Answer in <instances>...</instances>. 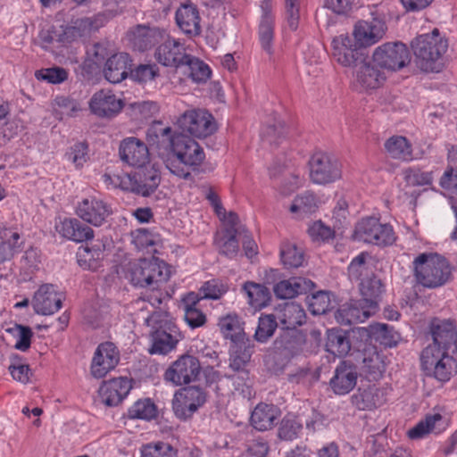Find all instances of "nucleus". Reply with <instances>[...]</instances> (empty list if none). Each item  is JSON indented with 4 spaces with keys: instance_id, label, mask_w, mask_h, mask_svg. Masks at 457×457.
<instances>
[{
    "instance_id": "nucleus-1",
    "label": "nucleus",
    "mask_w": 457,
    "mask_h": 457,
    "mask_svg": "<svg viewBox=\"0 0 457 457\" xmlns=\"http://www.w3.org/2000/svg\"><path fill=\"white\" fill-rule=\"evenodd\" d=\"M433 342L420 353V366L427 376L446 382L457 373V329L452 320L435 319L430 324Z\"/></svg>"
},
{
    "instance_id": "nucleus-2",
    "label": "nucleus",
    "mask_w": 457,
    "mask_h": 457,
    "mask_svg": "<svg viewBox=\"0 0 457 457\" xmlns=\"http://www.w3.org/2000/svg\"><path fill=\"white\" fill-rule=\"evenodd\" d=\"M171 153L176 159H167L165 166L172 174L184 179L191 178L190 167L199 166L205 158L200 145L183 133L171 139Z\"/></svg>"
},
{
    "instance_id": "nucleus-3",
    "label": "nucleus",
    "mask_w": 457,
    "mask_h": 457,
    "mask_svg": "<svg viewBox=\"0 0 457 457\" xmlns=\"http://www.w3.org/2000/svg\"><path fill=\"white\" fill-rule=\"evenodd\" d=\"M417 66L423 71H439L443 56L448 49V41L440 36L437 29L429 34L417 37L411 43Z\"/></svg>"
},
{
    "instance_id": "nucleus-4",
    "label": "nucleus",
    "mask_w": 457,
    "mask_h": 457,
    "mask_svg": "<svg viewBox=\"0 0 457 457\" xmlns=\"http://www.w3.org/2000/svg\"><path fill=\"white\" fill-rule=\"evenodd\" d=\"M413 275L420 285L436 288L450 281L452 270L448 261L433 253L419 254L412 262Z\"/></svg>"
},
{
    "instance_id": "nucleus-5",
    "label": "nucleus",
    "mask_w": 457,
    "mask_h": 457,
    "mask_svg": "<svg viewBox=\"0 0 457 457\" xmlns=\"http://www.w3.org/2000/svg\"><path fill=\"white\" fill-rule=\"evenodd\" d=\"M170 276V271L167 264L154 257L130 262L126 273V278L135 287H151L153 289L165 283Z\"/></svg>"
},
{
    "instance_id": "nucleus-6",
    "label": "nucleus",
    "mask_w": 457,
    "mask_h": 457,
    "mask_svg": "<svg viewBox=\"0 0 457 457\" xmlns=\"http://www.w3.org/2000/svg\"><path fill=\"white\" fill-rule=\"evenodd\" d=\"M160 312H152V314L142 317L145 324L152 327L150 339L152 342L149 353L152 354H167L175 349L179 341L178 328L161 320Z\"/></svg>"
},
{
    "instance_id": "nucleus-7",
    "label": "nucleus",
    "mask_w": 457,
    "mask_h": 457,
    "mask_svg": "<svg viewBox=\"0 0 457 457\" xmlns=\"http://www.w3.org/2000/svg\"><path fill=\"white\" fill-rule=\"evenodd\" d=\"M411 52L402 42H386L376 47L372 62L381 69L398 71L411 62Z\"/></svg>"
},
{
    "instance_id": "nucleus-8",
    "label": "nucleus",
    "mask_w": 457,
    "mask_h": 457,
    "mask_svg": "<svg viewBox=\"0 0 457 457\" xmlns=\"http://www.w3.org/2000/svg\"><path fill=\"white\" fill-rule=\"evenodd\" d=\"M354 237L357 240L378 246L391 245L396 239L393 227L381 223L374 217H368L358 222Z\"/></svg>"
},
{
    "instance_id": "nucleus-9",
    "label": "nucleus",
    "mask_w": 457,
    "mask_h": 457,
    "mask_svg": "<svg viewBox=\"0 0 457 457\" xmlns=\"http://www.w3.org/2000/svg\"><path fill=\"white\" fill-rule=\"evenodd\" d=\"M202 366L197 357L185 353L178 357L165 370L163 378L174 386L187 385L198 380Z\"/></svg>"
},
{
    "instance_id": "nucleus-10",
    "label": "nucleus",
    "mask_w": 457,
    "mask_h": 457,
    "mask_svg": "<svg viewBox=\"0 0 457 457\" xmlns=\"http://www.w3.org/2000/svg\"><path fill=\"white\" fill-rule=\"evenodd\" d=\"M310 179L319 185L332 183L341 178L339 162L327 153H315L309 161Z\"/></svg>"
},
{
    "instance_id": "nucleus-11",
    "label": "nucleus",
    "mask_w": 457,
    "mask_h": 457,
    "mask_svg": "<svg viewBox=\"0 0 457 457\" xmlns=\"http://www.w3.org/2000/svg\"><path fill=\"white\" fill-rule=\"evenodd\" d=\"M333 57L345 67H357L365 60L368 54L356 41L348 34H342L332 40Z\"/></svg>"
},
{
    "instance_id": "nucleus-12",
    "label": "nucleus",
    "mask_w": 457,
    "mask_h": 457,
    "mask_svg": "<svg viewBox=\"0 0 457 457\" xmlns=\"http://www.w3.org/2000/svg\"><path fill=\"white\" fill-rule=\"evenodd\" d=\"M178 126L196 137H206L217 129L214 118L204 110H189L178 119Z\"/></svg>"
},
{
    "instance_id": "nucleus-13",
    "label": "nucleus",
    "mask_w": 457,
    "mask_h": 457,
    "mask_svg": "<svg viewBox=\"0 0 457 457\" xmlns=\"http://www.w3.org/2000/svg\"><path fill=\"white\" fill-rule=\"evenodd\" d=\"M206 400L204 392L198 386H187L174 395L172 409L180 420L190 418Z\"/></svg>"
},
{
    "instance_id": "nucleus-14",
    "label": "nucleus",
    "mask_w": 457,
    "mask_h": 457,
    "mask_svg": "<svg viewBox=\"0 0 457 457\" xmlns=\"http://www.w3.org/2000/svg\"><path fill=\"white\" fill-rule=\"evenodd\" d=\"M112 212L110 204L94 195L83 198L76 206V214L96 227L103 225Z\"/></svg>"
},
{
    "instance_id": "nucleus-15",
    "label": "nucleus",
    "mask_w": 457,
    "mask_h": 457,
    "mask_svg": "<svg viewBox=\"0 0 457 457\" xmlns=\"http://www.w3.org/2000/svg\"><path fill=\"white\" fill-rule=\"evenodd\" d=\"M129 190L142 196L153 194L161 182V175L154 166L138 168L132 174L126 175Z\"/></svg>"
},
{
    "instance_id": "nucleus-16",
    "label": "nucleus",
    "mask_w": 457,
    "mask_h": 457,
    "mask_svg": "<svg viewBox=\"0 0 457 457\" xmlns=\"http://www.w3.org/2000/svg\"><path fill=\"white\" fill-rule=\"evenodd\" d=\"M120 361V353L112 342L100 344L91 362V374L96 378H104L109 371L112 370Z\"/></svg>"
},
{
    "instance_id": "nucleus-17",
    "label": "nucleus",
    "mask_w": 457,
    "mask_h": 457,
    "mask_svg": "<svg viewBox=\"0 0 457 457\" xmlns=\"http://www.w3.org/2000/svg\"><path fill=\"white\" fill-rule=\"evenodd\" d=\"M387 29L386 22L378 18L371 21H359L353 28V36L362 49L380 41Z\"/></svg>"
},
{
    "instance_id": "nucleus-18",
    "label": "nucleus",
    "mask_w": 457,
    "mask_h": 457,
    "mask_svg": "<svg viewBox=\"0 0 457 457\" xmlns=\"http://www.w3.org/2000/svg\"><path fill=\"white\" fill-rule=\"evenodd\" d=\"M375 312V302L366 304L360 299L340 306L335 313V318L341 325H352L364 322Z\"/></svg>"
},
{
    "instance_id": "nucleus-19",
    "label": "nucleus",
    "mask_w": 457,
    "mask_h": 457,
    "mask_svg": "<svg viewBox=\"0 0 457 457\" xmlns=\"http://www.w3.org/2000/svg\"><path fill=\"white\" fill-rule=\"evenodd\" d=\"M189 54L184 45L178 39L168 37L155 50L154 57L163 66L179 68Z\"/></svg>"
},
{
    "instance_id": "nucleus-20",
    "label": "nucleus",
    "mask_w": 457,
    "mask_h": 457,
    "mask_svg": "<svg viewBox=\"0 0 457 457\" xmlns=\"http://www.w3.org/2000/svg\"><path fill=\"white\" fill-rule=\"evenodd\" d=\"M120 160L129 166L141 168L149 162V150L146 145L135 137L121 140L119 147Z\"/></svg>"
},
{
    "instance_id": "nucleus-21",
    "label": "nucleus",
    "mask_w": 457,
    "mask_h": 457,
    "mask_svg": "<svg viewBox=\"0 0 457 457\" xmlns=\"http://www.w3.org/2000/svg\"><path fill=\"white\" fill-rule=\"evenodd\" d=\"M62 295L53 284L42 285L35 293L32 305L34 311L42 315H51L62 307Z\"/></svg>"
},
{
    "instance_id": "nucleus-22",
    "label": "nucleus",
    "mask_w": 457,
    "mask_h": 457,
    "mask_svg": "<svg viewBox=\"0 0 457 457\" xmlns=\"http://www.w3.org/2000/svg\"><path fill=\"white\" fill-rule=\"evenodd\" d=\"M127 35L134 49L145 52L160 43L165 37V31L157 27L137 25L130 29Z\"/></svg>"
},
{
    "instance_id": "nucleus-23",
    "label": "nucleus",
    "mask_w": 457,
    "mask_h": 457,
    "mask_svg": "<svg viewBox=\"0 0 457 457\" xmlns=\"http://www.w3.org/2000/svg\"><path fill=\"white\" fill-rule=\"evenodd\" d=\"M175 20L179 29L187 37H193L201 34V17L193 3L181 4L176 11Z\"/></svg>"
},
{
    "instance_id": "nucleus-24",
    "label": "nucleus",
    "mask_w": 457,
    "mask_h": 457,
    "mask_svg": "<svg viewBox=\"0 0 457 457\" xmlns=\"http://www.w3.org/2000/svg\"><path fill=\"white\" fill-rule=\"evenodd\" d=\"M271 3L270 0H262L261 4L262 17L259 25V42L262 49L269 55L270 60L273 58L274 40V17L271 12Z\"/></svg>"
},
{
    "instance_id": "nucleus-25",
    "label": "nucleus",
    "mask_w": 457,
    "mask_h": 457,
    "mask_svg": "<svg viewBox=\"0 0 457 457\" xmlns=\"http://www.w3.org/2000/svg\"><path fill=\"white\" fill-rule=\"evenodd\" d=\"M89 107L94 114L110 118L121 111L123 103L112 91L103 89L93 95Z\"/></svg>"
},
{
    "instance_id": "nucleus-26",
    "label": "nucleus",
    "mask_w": 457,
    "mask_h": 457,
    "mask_svg": "<svg viewBox=\"0 0 457 457\" xmlns=\"http://www.w3.org/2000/svg\"><path fill=\"white\" fill-rule=\"evenodd\" d=\"M450 422V418L445 413L435 410L433 414H428L424 420L417 423L407 432L411 439H420L429 433L440 434L445 431Z\"/></svg>"
},
{
    "instance_id": "nucleus-27",
    "label": "nucleus",
    "mask_w": 457,
    "mask_h": 457,
    "mask_svg": "<svg viewBox=\"0 0 457 457\" xmlns=\"http://www.w3.org/2000/svg\"><path fill=\"white\" fill-rule=\"evenodd\" d=\"M132 388L127 378H117L104 381L99 388V396L107 406L118 405Z\"/></svg>"
},
{
    "instance_id": "nucleus-28",
    "label": "nucleus",
    "mask_w": 457,
    "mask_h": 457,
    "mask_svg": "<svg viewBox=\"0 0 457 457\" xmlns=\"http://www.w3.org/2000/svg\"><path fill=\"white\" fill-rule=\"evenodd\" d=\"M131 66L132 60L128 54H113L106 60L104 69V77L111 83H120L130 73Z\"/></svg>"
},
{
    "instance_id": "nucleus-29",
    "label": "nucleus",
    "mask_w": 457,
    "mask_h": 457,
    "mask_svg": "<svg viewBox=\"0 0 457 457\" xmlns=\"http://www.w3.org/2000/svg\"><path fill=\"white\" fill-rule=\"evenodd\" d=\"M55 230L62 237L75 242L93 238V229L75 218H65L55 222Z\"/></svg>"
},
{
    "instance_id": "nucleus-30",
    "label": "nucleus",
    "mask_w": 457,
    "mask_h": 457,
    "mask_svg": "<svg viewBox=\"0 0 457 457\" xmlns=\"http://www.w3.org/2000/svg\"><path fill=\"white\" fill-rule=\"evenodd\" d=\"M357 382V372L352 364L342 361L335 370L330 379V386L337 395L348 394L353 389Z\"/></svg>"
},
{
    "instance_id": "nucleus-31",
    "label": "nucleus",
    "mask_w": 457,
    "mask_h": 457,
    "mask_svg": "<svg viewBox=\"0 0 457 457\" xmlns=\"http://www.w3.org/2000/svg\"><path fill=\"white\" fill-rule=\"evenodd\" d=\"M362 370L370 379L380 378L387 365L386 356L375 346H368L363 351Z\"/></svg>"
},
{
    "instance_id": "nucleus-32",
    "label": "nucleus",
    "mask_w": 457,
    "mask_h": 457,
    "mask_svg": "<svg viewBox=\"0 0 457 457\" xmlns=\"http://www.w3.org/2000/svg\"><path fill=\"white\" fill-rule=\"evenodd\" d=\"M314 283L302 277H294L282 280L274 286V294L281 299L294 298L295 296L310 292Z\"/></svg>"
},
{
    "instance_id": "nucleus-33",
    "label": "nucleus",
    "mask_w": 457,
    "mask_h": 457,
    "mask_svg": "<svg viewBox=\"0 0 457 457\" xmlns=\"http://www.w3.org/2000/svg\"><path fill=\"white\" fill-rule=\"evenodd\" d=\"M280 416L279 409L274 404L261 403L251 413V425L259 431H266L273 428Z\"/></svg>"
},
{
    "instance_id": "nucleus-34",
    "label": "nucleus",
    "mask_w": 457,
    "mask_h": 457,
    "mask_svg": "<svg viewBox=\"0 0 457 457\" xmlns=\"http://www.w3.org/2000/svg\"><path fill=\"white\" fill-rule=\"evenodd\" d=\"M357 67L356 81L363 89L378 88L386 79L384 71H380L375 63L372 64L367 60Z\"/></svg>"
},
{
    "instance_id": "nucleus-35",
    "label": "nucleus",
    "mask_w": 457,
    "mask_h": 457,
    "mask_svg": "<svg viewBox=\"0 0 457 457\" xmlns=\"http://www.w3.org/2000/svg\"><path fill=\"white\" fill-rule=\"evenodd\" d=\"M304 310L295 303H287L278 312V320L282 328L287 330H294L305 321Z\"/></svg>"
},
{
    "instance_id": "nucleus-36",
    "label": "nucleus",
    "mask_w": 457,
    "mask_h": 457,
    "mask_svg": "<svg viewBox=\"0 0 457 457\" xmlns=\"http://www.w3.org/2000/svg\"><path fill=\"white\" fill-rule=\"evenodd\" d=\"M236 230H220L215 234L214 245L220 254L233 259L239 253V241Z\"/></svg>"
},
{
    "instance_id": "nucleus-37",
    "label": "nucleus",
    "mask_w": 457,
    "mask_h": 457,
    "mask_svg": "<svg viewBox=\"0 0 457 457\" xmlns=\"http://www.w3.org/2000/svg\"><path fill=\"white\" fill-rule=\"evenodd\" d=\"M218 326L223 337L230 339L234 344L244 343L245 333L244 332L243 323L237 314H227L220 317Z\"/></svg>"
},
{
    "instance_id": "nucleus-38",
    "label": "nucleus",
    "mask_w": 457,
    "mask_h": 457,
    "mask_svg": "<svg viewBox=\"0 0 457 457\" xmlns=\"http://www.w3.org/2000/svg\"><path fill=\"white\" fill-rule=\"evenodd\" d=\"M20 234L0 224V264L8 262L13 257L19 245Z\"/></svg>"
},
{
    "instance_id": "nucleus-39",
    "label": "nucleus",
    "mask_w": 457,
    "mask_h": 457,
    "mask_svg": "<svg viewBox=\"0 0 457 457\" xmlns=\"http://www.w3.org/2000/svg\"><path fill=\"white\" fill-rule=\"evenodd\" d=\"M200 302L197 295L189 293L183 298L184 318L191 328L202 327L206 322V316L197 307Z\"/></svg>"
},
{
    "instance_id": "nucleus-40",
    "label": "nucleus",
    "mask_w": 457,
    "mask_h": 457,
    "mask_svg": "<svg viewBox=\"0 0 457 457\" xmlns=\"http://www.w3.org/2000/svg\"><path fill=\"white\" fill-rule=\"evenodd\" d=\"M325 347L328 353L335 356H345L351 350V344L346 332L336 328L328 330Z\"/></svg>"
},
{
    "instance_id": "nucleus-41",
    "label": "nucleus",
    "mask_w": 457,
    "mask_h": 457,
    "mask_svg": "<svg viewBox=\"0 0 457 457\" xmlns=\"http://www.w3.org/2000/svg\"><path fill=\"white\" fill-rule=\"evenodd\" d=\"M385 148L387 154L393 159L409 161L412 158L411 145L404 137H391L386 141Z\"/></svg>"
},
{
    "instance_id": "nucleus-42",
    "label": "nucleus",
    "mask_w": 457,
    "mask_h": 457,
    "mask_svg": "<svg viewBox=\"0 0 457 457\" xmlns=\"http://www.w3.org/2000/svg\"><path fill=\"white\" fill-rule=\"evenodd\" d=\"M247 342L237 343L232 347L230 354L229 367L235 371H242L245 376L247 373L244 371L245 365L250 361L253 349L250 345V340Z\"/></svg>"
},
{
    "instance_id": "nucleus-43",
    "label": "nucleus",
    "mask_w": 457,
    "mask_h": 457,
    "mask_svg": "<svg viewBox=\"0 0 457 457\" xmlns=\"http://www.w3.org/2000/svg\"><path fill=\"white\" fill-rule=\"evenodd\" d=\"M360 291L362 295L361 301L366 304L375 302V312L378 307V299L383 293V285L379 278L375 276L367 277L360 281Z\"/></svg>"
},
{
    "instance_id": "nucleus-44",
    "label": "nucleus",
    "mask_w": 457,
    "mask_h": 457,
    "mask_svg": "<svg viewBox=\"0 0 457 457\" xmlns=\"http://www.w3.org/2000/svg\"><path fill=\"white\" fill-rule=\"evenodd\" d=\"M177 135L171 134L170 127H162V121H155L147 129L146 138L151 145L160 148L161 145H167L171 149V139Z\"/></svg>"
},
{
    "instance_id": "nucleus-45",
    "label": "nucleus",
    "mask_w": 457,
    "mask_h": 457,
    "mask_svg": "<svg viewBox=\"0 0 457 457\" xmlns=\"http://www.w3.org/2000/svg\"><path fill=\"white\" fill-rule=\"evenodd\" d=\"M249 303L254 308H262L268 304L270 300V290L260 284L246 282L243 287Z\"/></svg>"
},
{
    "instance_id": "nucleus-46",
    "label": "nucleus",
    "mask_w": 457,
    "mask_h": 457,
    "mask_svg": "<svg viewBox=\"0 0 457 457\" xmlns=\"http://www.w3.org/2000/svg\"><path fill=\"white\" fill-rule=\"evenodd\" d=\"M318 208V201L313 193L309 191L297 195L289 210L292 213L298 214L299 217L311 214Z\"/></svg>"
},
{
    "instance_id": "nucleus-47",
    "label": "nucleus",
    "mask_w": 457,
    "mask_h": 457,
    "mask_svg": "<svg viewBox=\"0 0 457 457\" xmlns=\"http://www.w3.org/2000/svg\"><path fill=\"white\" fill-rule=\"evenodd\" d=\"M128 417L129 419L151 420L157 417V407L149 398L140 399L128 410Z\"/></svg>"
},
{
    "instance_id": "nucleus-48",
    "label": "nucleus",
    "mask_w": 457,
    "mask_h": 457,
    "mask_svg": "<svg viewBox=\"0 0 457 457\" xmlns=\"http://www.w3.org/2000/svg\"><path fill=\"white\" fill-rule=\"evenodd\" d=\"M183 66L187 68L188 76L195 82H205L211 77L212 71L210 67L205 62L191 54H189Z\"/></svg>"
},
{
    "instance_id": "nucleus-49",
    "label": "nucleus",
    "mask_w": 457,
    "mask_h": 457,
    "mask_svg": "<svg viewBox=\"0 0 457 457\" xmlns=\"http://www.w3.org/2000/svg\"><path fill=\"white\" fill-rule=\"evenodd\" d=\"M280 258L287 268H298L303 262V253L290 242H284L280 246Z\"/></svg>"
},
{
    "instance_id": "nucleus-50",
    "label": "nucleus",
    "mask_w": 457,
    "mask_h": 457,
    "mask_svg": "<svg viewBox=\"0 0 457 457\" xmlns=\"http://www.w3.org/2000/svg\"><path fill=\"white\" fill-rule=\"evenodd\" d=\"M440 185L445 188L457 186V145L448 151V166L441 178Z\"/></svg>"
},
{
    "instance_id": "nucleus-51",
    "label": "nucleus",
    "mask_w": 457,
    "mask_h": 457,
    "mask_svg": "<svg viewBox=\"0 0 457 457\" xmlns=\"http://www.w3.org/2000/svg\"><path fill=\"white\" fill-rule=\"evenodd\" d=\"M277 327V318L273 314L262 315L259 318L254 338L261 343L266 342L274 334Z\"/></svg>"
},
{
    "instance_id": "nucleus-52",
    "label": "nucleus",
    "mask_w": 457,
    "mask_h": 457,
    "mask_svg": "<svg viewBox=\"0 0 457 457\" xmlns=\"http://www.w3.org/2000/svg\"><path fill=\"white\" fill-rule=\"evenodd\" d=\"M302 427V423L299 422L295 418L286 416L280 422L278 430V436L282 440H294L298 436Z\"/></svg>"
},
{
    "instance_id": "nucleus-53",
    "label": "nucleus",
    "mask_w": 457,
    "mask_h": 457,
    "mask_svg": "<svg viewBox=\"0 0 457 457\" xmlns=\"http://www.w3.org/2000/svg\"><path fill=\"white\" fill-rule=\"evenodd\" d=\"M310 312L314 315H321L330 309V297L328 292L319 291L307 297Z\"/></svg>"
},
{
    "instance_id": "nucleus-54",
    "label": "nucleus",
    "mask_w": 457,
    "mask_h": 457,
    "mask_svg": "<svg viewBox=\"0 0 457 457\" xmlns=\"http://www.w3.org/2000/svg\"><path fill=\"white\" fill-rule=\"evenodd\" d=\"M7 332L16 337L15 348L26 352L31 344L33 332L30 328L23 325L14 324L13 327L7 328Z\"/></svg>"
},
{
    "instance_id": "nucleus-55",
    "label": "nucleus",
    "mask_w": 457,
    "mask_h": 457,
    "mask_svg": "<svg viewBox=\"0 0 457 457\" xmlns=\"http://www.w3.org/2000/svg\"><path fill=\"white\" fill-rule=\"evenodd\" d=\"M8 369L13 379L23 384L29 382L31 375L30 369L28 364L21 361L19 355L15 354L12 356L11 364Z\"/></svg>"
},
{
    "instance_id": "nucleus-56",
    "label": "nucleus",
    "mask_w": 457,
    "mask_h": 457,
    "mask_svg": "<svg viewBox=\"0 0 457 457\" xmlns=\"http://www.w3.org/2000/svg\"><path fill=\"white\" fill-rule=\"evenodd\" d=\"M404 180L410 186H427L433 180L431 172L422 171L417 168H408L403 171Z\"/></svg>"
},
{
    "instance_id": "nucleus-57",
    "label": "nucleus",
    "mask_w": 457,
    "mask_h": 457,
    "mask_svg": "<svg viewBox=\"0 0 457 457\" xmlns=\"http://www.w3.org/2000/svg\"><path fill=\"white\" fill-rule=\"evenodd\" d=\"M282 344L284 350L293 356L303 351L305 337L302 333L295 330L283 337Z\"/></svg>"
},
{
    "instance_id": "nucleus-58",
    "label": "nucleus",
    "mask_w": 457,
    "mask_h": 457,
    "mask_svg": "<svg viewBox=\"0 0 457 457\" xmlns=\"http://www.w3.org/2000/svg\"><path fill=\"white\" fill-rule=\"evenodd\" d=\"M174 455L170 445L162 442L148 444L141 449V457H174Z\"/></svg>"
},
{
    "instance_id": "nucleus-59",
    "label": "nucleus",
    "mask_w": 457,
    "mask_h": 457,
    "mask_svg": "<svg viewBox=\"0 0 457 457\" xmlns=\"http://www.w3.org/2000/svg\"><path fill=\"white\" fill-rule=\"evenodd\" d=\"M158 74L159 68L156 64H140L134 70L130 68L131 78L140 83L152 81Z\"/></svg>"
},
{
    "instance_id": "nucleus-60",
    "label": "nucleus",
    "mask_w": 457,
    "mask_h": 457,
    "mask_svg": "<svg viewBox=\"0 0 457 457\" xmlns=\"http://www.w3.org/2000/svg\"><path fill=\"white\" fill-rule=\"evenodd\" d=\"M368 254L366 253H361L355 258L353 259L348 266V274L352 279L361 281L365 278L363 276L368 273V266L366 263Z\"/></svg>"
},
{
    "instance_id": "nucleus-61",
    "label": "nucleus",
    "mask_w": 457,
    "mask_h": 457,
    "mask_svg": "<svg viewBox=\"0 0 457 457\" xmlns=\"http://www.w3.org/2000/svg\"><path fill=\"white\" fill-rule=\"evenodd\" d=\"M35 76L39 80H46L52 84H58L67 79L68 73L63 68L54 67L37 71H36Z\"/></svg>"
},
{
    "instance_id": "nucleus-62",
    "label": "nucleus",
    "mask_w": 457,
    "mask_h": 457,
    "mask_svg": "<svg viewBox=\"0 0 457 457\" xmlns=\"http://www.w3.org/2000/svg\"><path fill=\"white\" fill-rule=\"evenodd\" d=\"M110 44L108 42H99L91 46L87 51L88 59L91 60L95 64L101 65L105 59L112 55V50L109 48Z\"/></svg>"
},
{
    "instance_id": "nucleus-63",
    "label": "nucleus",
    "mask_w": 457,
    "mask_h": 457,
    "mask_svg": "<svg viewBox=\"0 0 457 457\" xmlns=\"http://www.w3.org/2000/svg\"><path fill=\"white\" fill-rule=\"evenodd\" d=\"M299 0H285V18L288 28L295 31L297 29L300 20Z\"/></svg>"
},
{
    "instance_id": "nucleus-64",
    "label": "nucleus",
    "mask_w": 457,
    "mask_h": 457,
    "mask_svg": "<svg viewBox=\"0 0 457 457\" xmlns=\"http://www.w3.org/2000/svg\"><path fill=\"white\" fill-rule=\"evenodd\" d=\"M309 236L313 241H327L334 237V230L322 221H315L308 228Z\"/></svg>"
}]
</instances>
